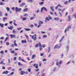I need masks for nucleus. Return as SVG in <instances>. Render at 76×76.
I'll use <instances>...</instances> for the list:
<instances>
[{
  "instance_id": "nucleus-57",
  "label": "nucleus",
  "mask_w": 76,
  "mask_h": 76,
  "mask_svg": "<svg viewBox=\"0 0 76 76\" xmlns=\"http://www.w3.org/2000/svg\"><path fill=\"white\" fill-rule=\"evenodd\" d=\"M40 51H41L42 50V47H41L39 48Z\"/></svg>"
},
{
  "instance_id": "nucleus-14",
  "label": "nucleus",
  "mask_w": 76,
  "mask_h": 76,
  "mask_svg": "<svg viewBox=\"0 0 76 76\" xmlns=\"http://www.w3.org/2000/svg\"><path fill=\"white\" fill-rule=\"evenodd\" d=\"M16 40H15L14 41V45H15V47H17V44H16Z\"/></svg>"
},
{
  "instance_id": "nucleus-4",
  "label": "nucleus",
  "mask_w": 76,
  "mask_h": 76,
  "mask_svg": "<svg viewBox=\"0 0 76 76\" xmlns=\"http://www.w3.org/2000/svg\"><path fill=\"white\" fill-rule=\"evenodd\" d=\"M22 10L21 8H18V7H16L15 8V10L16 12H20Z\"/></svg>"
},
{
  "instance_id": "nucleus-27",
  "label": "nucleus",
  "mask_w": 76,
  "mask_h": 76,
  "mask_svg": "<svg viewBox=\"0 0 76 76\" xmlns=\"http://www.w3.org/2000/svg\"><path fill=\"white\" fill-rule=\"evenodd\" d=\"M28 10V8H26L25 9H24V10H23V11L24 12H26Z\"/></svg>"
},
{
  "instance_id": "nucleus-56",
  "label": "nucleus",
  "mask_w": 76,
  "mask_h": 76,
  "mask_svg": "<svg viewBox=\"0 0 76 76\" xmlns=\"http://www.w3.org/2000/svg\"><path fill=\"white\" fill-rule=\"evenodd\" d=\"M50 15H53V12H52L51 11L50 12Z\"/></svg>"
},
{
  "instance_id": "nucleus-49",
  "label": "nucleus",
  "mask_w": 76,
  "mask_h": 76,
  "mask_svg": "<svg viewBox=\"0 0 76 76\" xmlns=\"http://www.w3.org/2000/svg\"><path fill=\"white\" fill-rule=\"evenodd\" d=\"M30 26V28H32V27H34V25L32 24L31 26Z\"/></svg>"
},
{
  "instance_id": "nucleus-10",
  "label": "nucleus",
  "mask_w": 76,
  "mask_h": 76,
  "mask_svg": "<svg viewBox=\"0 0 76 76\" xmlns=\"http://www.w3.org/2000/svg\"><path fill=\"white\" fill-rule=\"evenodd\" d=\"M7 19V17H3V20L4 22H5L6 20Z\"/></svg>"
},
{
  "instance_id": "nucleus-45",
  "label": "nucleus",
  "mask_w": 76,
  "mask_h": 76,
  "mask_svg": "<svg viewBox=\"0 0 76 76\" xmlns=\"http://www.w3.org/2000/svg\"><path fill=\"white\" fill-rule=\"evenodd\" d=\"M68 29H70V28H71V26H68V28H67Z\"/></svg>"
},
{
  "instance_id": "nucleus-21",
  "label": "nucleus",
  "mask_w": 76,
  "mask_h": 76,
  "mask_svg": "<svg viewBox=\"0 0 76 76\" xmlns=\"http://www.w3.org/2000/svg\"><path fill=\"white\" fill-rule=\"evenodd\" d=\"M39 5H41V6L42 5V4H44V2H42L39 3Z\"/></svg>"
},
{
  "instance_id": "nucleus-37",
  "label": "nucleus",
  "mask_w": 76,
  "mask_h": 76,
  "mask_svg": "<svg viewBox=\"0 0 76 76\" xmlns=\"http://www.w3.org/2000/svg\"><path fill=\"white\" fill-rule=\"evenodd\" d=\"M66 10V9H65V8L61 10V12H62V13L63 12H64V10Z\"/></svg>"
},
{
  "instance_id": "nucleus-17",
  "label": "nucleus",
  "mask_w": 76,
  "mask_h": 76,
  "mask_svg": "<svg viewBox=\"0 0 76 76\" xmlns=\"http://www.w3.org/2000/svg\"><path fill=\"white\" fill-rule=\"evenodd\" d=\"M0 26H1L2 28H3L4 26V25L3 24H1V23H0Z\"/></svg>"
},
{
  "instance_id": "nucleus-36",
  "label": "nucleus",
  "mask_w": 76,
  "mask_h": 76,
  "mask_svg": "<svg viewBox=\"0 0 76 76\" xmlns=\"http://www.w3.org/2000/svg\"><path fill=\"white\" fill-rule=\"evenodd\" d=\"M73 16H74L75 18H76V13H75L74 15H73Z\"/></svg>"
},
{
  "instance_id": "nucleus-2",
  "label": "nucleus",
  "mask_w": 76,
  "mask_h": 76,
  "mask_svg": "<svg viewBox=\"0 0 76 76\" xmlns=\"http://www.w3.org/2000/svg\"><path fill=\"white\" fill-rule=\"evenodd\" d=\"M32 39H33L34 41H35L37 39V35L34 34L32 36Z\"/></svg>"
},
{
  "instance_id": "nucleus-40",
  "label": "nucleus",
  "mask_w": 76,
  "mask_h": 76,
  "mask_svg": "<svg viewBox=\"0 0 76 76\" xmlns=\"http://www.w3.org/2000/svg\"><path fill=\"white\" fill-rule=\"evenodd\" d=\"M26 20V18L23 17L22 19L23 21V20Z\"/></svg>"
},
{
  "instance_id": "nucleus-31",
  "label": "nucleus",
  "mask_w": 76,
  "mask_h": 76,
  "mask_svg": "<svg viewBox=\"0 0 76 76\" xmlns=\"http://www.w3.org/2000/svg\"><path fill=\"white\" fill-rule=\"evenodd\" d=\"M50 49H51V47H48V52H50Z\"/></svg>"
},
{
  "instance_id": "nucleus-34",
  "label": "nucleus",
  "mask_w": 76,
  "mask_h": 76,
  "mask_svg": "<svg viewBox=\"0 0 76 76\" xmlns=\"http://www.w3.org/2000/svg\"><path fill=\"white\" fill-rule=\"evenodd\" d=\"M10 53L12 54H14V53H15V51H14L13 50H12L10 51Z\"/></svg>"
},
{
  "instance_id": "nucleus-15",
  "label": "nucleus",
  "mask_w": 76,
  "mask_h": 76,
  "mask_svg": "<svg viewBox=\"0 0 76 76\" xmlns=\"http://www.w3.org/2000/svg\"><path fill=\"white\" fill-rule=\"evenodd\" d=\"M2 14H3V12H2V11L0 10V17H1V16H3Z\"/></svg>"
},
{
  "instance_id": "nucleus-52",
  "label": "nucleus",
  "mask_w": 76,
  "mask_h": 76,
  "mask_svg": "<svg viewBox=\"0 0 76 76\" xmlns=\"http://www.w3.org/2000/svg\"><path fill=\"white\" fill-rule=\"evenodd\" d=\"M28 72H30L31 71V69H28Z\"/></svg>"
},
{
  "instance_id": "nucleus-55",
  "label": "nucleus",
  "mask_w": 76,
  "mask_h": 76,
  "mask_svg": "<svg viewBox=\"0 0 76 76\" xmlns=\"http://www.w3.org/2000/svg\"><path fill=\"white\" fill-rule=\"evenodd\" d=\"M44 53H41L40 54V56H43V55H44Z\"/></svg>"
},
{
  "instance_id": "nucleus-33",
  "label": "nucleus",
  "mask_w": 76,
  "mask_h": 76,
  "mask_svg": "<svg viewBox=\"0 0 76 76\" xmlns=\"http://www.w3.org/2000/svg\"><path fill=\"white\" fill-rule=\"evenodd\" d=\"M24 16H28V14L27 13H25L24 15Z\"/></svg>"
},
{
  "instance_id": "nucleus-7",
  "label": "nucleus",
  "mask_w": 76,
  "mask_h": 76,
  "mask_svg": "<svg viewBox=\"0 0 76 76\" xmlns=\"http://www.w3.org/2000/svg\"><path fill=\"white\" fill-rule=\"evenodd\" d=\"M60 46H58V44H56L54 48V49H55L56 48H60Z\"/></svg>"
},
{
  "instance_id": "nucleus-25",
  "label": "nucleus",
  "mask_w": 76,
  "mask_h": 76,
  "mask_svg": "<svg viewBox=\"0 0 76 76\" xmlns=\"http://www.w3.org/2000/svg\"><path fill=\"white\" fill-rule=\"evenodd\" d=\"M28 1L31 3L33 2V0H27Z\"/></svg>"
},
{
  "instance_id": "nucleus-3",
  "label": "nucleus",
  "mask_w": 76,
  "mask_h": 76,
  "mask_svg": "<svg viewBox=\"0 0 76 76\" xmlns=\"http://www.w3.org/2000/svg\"><path fill=\"white\" fill-rule=\"evenodd\" d=\"M61 63H62V61L61 60L59 61V62H57L56 64L57 66H60V65L61 64Z\"/></svg>"
},
{
  "instance_id": "nucleus-30",
  "label": "nucleus",
  "mask_w": 76,
  "mask_h": 76,
  "mask_svg": "<svg viewBox=\"0 0 76 76\" xmlns=\"http://www.w3.org/2000/svg\"><path fill=\"white\" fill-rule=\"evenodd\" d=\"M21 29H22V27L18 28H17V29L18 31H20V30H21Z\"/></svg>"
},
{
  "instance_id": "nucleus-23",
  "label": "nucleus",
  "mask_w": 76,
  "mask_h": 76,
  "mask_svg": "<svg viewBox=\"0 0 76 76\" xmlns=\"http://www.w3.org/2000/svg\"><path fill=\"white\" fill-rule=\"evenodd\" d=\"M54 20H59V18H55Z\"/></svg>"
},
{
  "instance_id": "nucleus-19",
  "label": "nucleus",
  "mask_w": 76,
  "mask_h": 76,
  "mask_svg": "<svg viewBox=\"0 0 76 76\" xmlns=\"http://www.w3.org/2000/svg\"><path fill=\"white\" fill-rule=\"evenodd\" d=\"M50 10L52 11V12H54V10L53 9V7H50Z\"/></svg>"
},
{
  "instance_id": "nucleus-32",
  "label": "nucleus",
  "mask_w": 76,
  "mask_h": 76,
  "mask_svg": "<svg viewBox=\"0 0 76 76\" xmlns=\"http://www.w3.org/2000/svg\"><path fill=\"white\" fill-rule=\"evenodd\" d=\"M43 9H44V8L43 7H42L41 9V12H42V11H43Z\"/></svg>"
},
{
  "instance_id": "nucleus-46",
  "label": "nucleus",
  "mask_w": 76,
  "mask_h": 76,
  "mask_svg": "<svg viewBox=\"0 0 76 76\" xmlns=\"http://www.w3.org/2000/svg\"><path fill=\"white\" fill-rule=\"evenodd\" d=\"M47 37V35H44L43 36V38H46Z\"/></svg>"
},
{
  "instance_id": "nucleus-61",
  "label": "nucleus",
  "mask_w": 76,
  "mask_h": 76,
  "mask_svg": "<svg viewBox=\"0 0 76 76\" xmlns=\"http://www.w3.org/2000/svg\"><path fill=\"white\" fill-rule=\"evenodd\" d=\"M14 73V72H12L10 73L11 75H13V74Z\"/></svg>"
},
{
  "instance_id": "nucleus-43",
  "label": "nucleus",
  "mask_w": 76,
  "mask_h": 76,
  "mask_svg": "<svg viewBox=\"0 0 76 76\" xmlns=\"http://www.w3.org/2000/svg\"><path fill=\"white\" fill-rule=\"evenodd\" d=\"M59 13L60 15V16H62V14H61V12H59Z\"/></svg>"
},
{
  "instance_id": "nucleus-50",
  "label": "nucleus",
  "mask_w": 76,
  "mask_h": 76,
  "mask_svg": "<svg viewBox=\"0 0 76 76\" xmlns=\"http://www.w3.org/2000/svg\"><path fill=\"white\" fill-rule=\"evenodd\" d=\"M42 60L43 61H46L47 59H45V58H44V59H43Z\"/></svg>"
},
{
  "instance_id": "nucleus-35",
  "label": "nucleus",
  "mask_w": 76,
  "mask_h": 76,
  "mask_svg": "<svg viewBox=\"0 0 76 76\" xmlns=\"http://www.w3.org/2000/svg\"><path fill=\"white\" fill-rule=\"evenodd\" d=\"M8 39V37H7L6 38V39L4 40V42H6V41H7V40Z\"/></svg>"
},
{
  "instance_id": "nucleus-63",
  "label": "nucleus",
  "mask_w": 76,
  "mask_h": 76,
  "mask_svg": "<svg viewBox=\"0 0 76 76\" xmlns=\"http://www.w3.org/2000/svg\"><path fill=\"white\" fill-rule=\"evenodd\" d=\"M45 47V45H42V47H43V48H44V47Z\"/></svg>"
},
{
  "instance_id": "nucleus-29",
  "label": "nucleus",
  "mask_w": 76,
  "mask_h": 76,
  "mask_svg": "<svg viewBox=\"0 0 76 76\" xmlns=\"http://www.w3.org/2000/svg\"><path fill=\"white\" fill-rule=\"evenodd\" d=\"M43 9H44V10H45V11H47V9L46 8L44 7H43Z\"/></svg>"
},
{
  "instance_id": "nucleus-8",
  "label": "nucleus",
  "mask_w": 76,
  "mask_h": 76,
  "mask_svg": "<svg viewBox=\"0 0 76 76\" xmlns=\"http://www.w3.org/2000/svg\"><path fill=\"white\" fill-rule=\"evenodd\" d=\"M21 42L23 43H26L27 42H26V40L25 39H24V40H21Z\"/></svg>"
},
{
  "instance_id": "nucleus-44",
  "label": "nucleus",
  "mask_w": 76,
  "mask_h": 76,
  "mask_svg": "<svg viewBox=\"0 0 76 76\" xmlns=\"http://www.w3.org/2000/svg\"><path fill=\"white\" fill-rule=\"evenodd\" d=\"M6 44L7 45H9V43L8 42H6Z\"/></svg>"
},
{
  "instance_id": "nucleus-13",
  "label": "nucleus",
  "mask_w": 76,
  "mask_h": 76,
  "mask_svg": "<svg viewBox=\"0 0 76 76\" xmlns=\"http://www.w3.org/2000/svg\"><path fill=\"white\" fill-rule=\"evenodd\" d=\"M20 72L21 75H24L25 73V72L23 71H21Z\"/></svg>"
},
{
  "instance_id": "nucleus-16",
  "label": "nucleus",
  "mask_w": 76,
  "mask_h": 76,
  "mask_svg": "<svg viewBox=\"0 0 76 76\" xmlns=\"http://www.w3.org/2000/svg\"><path fill=\"white\" fill-rule=\"evenodd\" d=\"M24 5H25V3H23L20 5V6L21 7H22L23 6H24Z\"/></svg>"
},
{
  "instance_id": "nucleus-28",
  "label": "nucleus",
  "mask_w": 76,
  "mask_h": 76,
  "mask_svg": "<svg viewBox=\"0 0 76 76\" xmlns=\"http://www.w3.org/2000/svg\"><path fill=\"white\" fill-rule=\"evenodd\" d=\"M25 36H26L27 39H29V37H28V36L26 35H25Z\"/></svg>"
},
{
  "instance_id": "nucleus-22",
  "label": "nucleus",
  "mask_w": 76,
  "mask_h": 76,
  "mask_svg": "<svg viewBox=\"0 0 76 76\" xmlns=\"http://www.w3.org/2000/svg\"><path fill=\"white\" fill-rule=\"evenodd\" d=\"M42 23H43L42 21H39V25H41V24H42Z\"/></svg>"
},
{
  "instance_id": "nucleus-48",
  "label": "nucleus",
  "mask_w": 76,
  "mask_h": 76,
  "mask_svg": "<svg viewBox=\"0 0 76 76\" xmlns=\"http://www.w3.org/2000/svg\"><path fill=\"white\" fill-rule=\"evenodd\" d=\"M21 61H23V62H24L25 63L26 62V61H25V60L23 59H21Z\"/></svg>"
},
{
  "instance_id": "nucleus-9",
  "label": "nucleus",
  "mask_w": 76,
  "mask_h": 76,
  "mask_svg": "<svg viewBox=\"0 0 76 76\" xmlns=\"http://www.w3.org/2000/svg\"><path fill=\"white\" fill-rule=\"evenodd\" d=\"M8 28L9 29H10L11 30H12L13 29V27L10 26V27L9 26L8 27Z\"/></svg>"
},
{
  "instance_id": "nucleus-38",
  "label": "nucleus",
  "mask_w": 76,
  "mask_h": 76,
  "mask_svg": "<svg viewBox=\"0 0 76 76\" xmlns=\"http://www.w3.org/2000/svg\"><path fill=\"white\" fill-rule=\"evenodd\" d=\"M38 44H39V46H40V47H42V45H41V43L39 42Z\"/></svg>"
},
{
  "instance_id": "nucleus-39",
  "label": "nucleus",
  "mask_w": 76,
  "mask_h": 76,
  "mask_svg": "<svg viewBox=\"0 0 76 76\" xmlns=\"http://www.w3.org/2000/svg\"><path fill=\"white\" fill-rule=\"evenodd\" d=\"M13 24L14 25V26H17V24L15 22H14L13 23Z\"/></svg>"
},
{
  "instance_id": "nucleus-47",
  "label": "nucleus",
  "mask_w": 76,
  "mask_h": 76,
  "mask_svg": "<svg viewBox=\"0 0 76 76\" xmlns=\"http://www.w3.org/2000/svg\"><path fill=\"white\" fill-rule=\"evenodd\" d=\"M57 6H58V7H62V6H61L60 5V4H58V5H57Z\"/></svg>"
},
{
  "instance_id": "nucleus-58",
  "label": "nucleus",
  "mask_w": 76,
  "mask_h": 76,
  "mask_svg": "<svg viewBox=\"0 0 76 76\" xmlns=\"http://www.w3.org/2000/svg\"><path fill=\"white\" fill-rule=\"evenodd\" d=\"M5 72V75H7L8 73V71H6Z\"/></svg>"
},
{
  "instance_id": "nucleus-60",
  "label": "nucleus",
  "mask_w": 76,
  "mask_h": 76,
  "mask_svg": "<svg viewBox=\"0 0 76 76\" xmlns=\"http://www.w3.org/2000/svg\"><path fill=\"white\" fill-rule=\"evenodd\" d=\"M12 10H15V8L14 7H12L11 8Z\"/></svg>"
},
{
  "instance_id": "nucleus-42",
  "label": "nucleus",
  "mask_w": 76,
  "mask_h": 76,
  "mask_svg": "<svg viewBox=\"0 0 76 76\" xmlns=\"http://www.w3.org/2000/svg\"><path fill=\"white\" fill-rule=\"evenodd\" d=\"M68 3V2L67 1H66L64 2V4H67Z\"/></svg>"
},
{
  "instance_id": "nucleus-51",
  "label": "nucleus",
  "mask_w": 76,
  "mask_h": 76,
  "mask_svg": "<svg viewBox=\"0 0 76 76\" xmlns=\"http://www.w3.org/2000/svg\"><path fill=\"white\" fill-rule=\"evenodd\" d=\"M2 69L3 70L4 69H5V66H2Z\"/></svg>"
},
{
  "instance_id": "nucleus-6",
  "label": "nucleus",
  "mask_w": 76,
  "mask_h": 76,
  "mask_svg": "<svg viewBox=\"0 0 76 76\" xmlns=\"http://www.w3.org/2000/svg\"><path fill=\"white\" fill-rule=\"evenodd\" d=\"M33 67H35L36 69H38V64H34L33 65Z\"/></svg>"
},
{
  "instance_id": "nucleus-1",
  "label": "nucleus",
  "mask_w": 76,
  "mask_h": 76,
  "mask_svg": "<svg viewBox=\"0 0 76 76\" xmlns=\"http://www.w3.org/2000/svg\"><path fill=\"white\" fill-rule=\"evenodd\" d=\"M51 19H52L50 15H48V18L46 17L45 18V22H47V21H49L50 20H51Z\"/></svg>"
},
{
  "instance_id": "nucleus-62",
  "label": "nucleus",
  "mask_w": 76,
  "mask_h": 76,
  "mask_svg": "<svg viewBox=\"0 0 76 76\" xmlns=\"http://www.w3.org/2000/svg\"><path fill=\"white\" fill-rule=\"evenodd\" d=\"M35 71L36 72H38V71H39V69H35Z\"/></svg>"
},
{
  "instance_id": "nucleus-24",
  "label": "nucleus",
  "mask_w": 76,
  "mask_h": 76,
  "mask_svg": "<svg viewBox=\"0 0 76 76\" xmlns=\"http://www.w3.org/2000/svg\"><path fill=\"white\" fill-rule=\"evenodd\" d=\"M6 9L7 11V12H9V10H10V9L8 7H7Z\"/></svg>"
},
{
  "instance_id": "nucleus-12",
  "label": "nucleus",
  "mask_w": 76,
  "mask_h": 76,
  "mask_svg": "<svg viewBox=\"0 0 76 76\" xmlns=\"http://www.w3.org/2000/svg\"><path fill=\"white\" fill-rule=\"evenodd\" d=\"M36 57V54H33L32 56V59H34Z\"/></svg>"
},
{
  "instance_id": "nucleus-26",
  "label": "nucleus",
  "mask_w": 76,
  "mask_h": 76,
  "mask_svg": "<svg viewBox=\"0 0 76 76\" xmlns=\"http://www.w3.org/2000/svg\"><path fill=\"white\" fill-rule=\"evenodd\" d=\"M30 20H33V19H34V17H31L30 18Z\"/></svg>"
},
{
  "instance_id": "nucleus-20",
  "label": "nucleus",
  "mask_w": 76,
  "mask_h": 76,
  "mask_svg": "<svg viewBox=\"0 0 76 76\" xmlns=\"http://www.w3.org/2000/svg\"><path fill=\"white\" fill-rule=\"evenodd\" d=\"M39 47V44H36L35 46V48H37Z\"/></svg>"
},
{
  "instance_id": "nucleus-64",
  "label": "nucleus",
  "mask_w": 76,
  "mask_h": 76,
  "mask_svg": "<svg viewBox=\"0 0 76 76\" xmlns=\"http://www.w3.org/2000/svg\"><path fill=\"white\" fill-rule=\"evenodd\" d=\"M3 2L0 3V5H3Z\"/></svg>"
},
{
  "instance_id": "nucleus-54",
  "label": "nucleus",
  "mask_w": 76,
  "mask_h": 76,
  "mask_svg": "<svg viewBox=\"0 0 76 76\" xmlns=\"http://www.w3.org/2000/svg\"><path fill=\"white\" fill-rule=\"evenodd\" d=\"M9 23L10 24V25H12V24L13 23V21H10L9 22Z\"/></svg>"
},
{
  "instance_id": "nucleus-18",
  "label": "nucleus",
  "mask_w": 76,
  "mask_h": 76,
  "mask_svg": "<svg viewBox=\"0 0 76 76\" xmlns=\"http://www.w3.org/2000/svg\"><path fill=\"white\" fill-rule=\"evenodd\" d=\"M25 31H29L31 30V29H30V28H25Z\"/></svg>"
},
{
  "instance_id": "nucleus-5",
  "label": "nucleus",
  "mask_w": 76,
  "mask_h": 76,
  "mask_svg": "<svg viewBox=\"0 0 76 76\" xmlns=\"http://www.w3.org/2000/svg\"><path fill=\"white\" fill-rule=\"evenodd\" d=\"M10 36L11 38H16V36H15V34H10Z\"/></svg>"
},
{
  "instance_id": "nucleus-59",
  "label": "nucleus",
  "mask_w": 76,
  "mask_h": 76,
  "mask_svg": "<svg viewBox=\"0 0 76 76\" xmlns=\"http://www.w3.org/2000/svg\"><path fill=\"white\" fill-rule=\"evenodd\" d=\"M67 14H68V12H66L65 13V16H67Z\"/></svg>"
},
{
  "instance_id": "nucleus-53",
  "label": "nucleus",
  "mask_w": 76,
  "mask_h": 76,
  "mask_svg": "<svg viewBox=\"0 0 76 76\" xmlns=\"http://www.w3.org/2000/svg\"><path fill=\"white\" fill-rule=\"evenodd\" d=\"M41 25L39 24L37 26V28H39L41 26Z\"/></svg>"
},
{
  "instance_id": "nucleus-11",
  "label": "nucleus",
  "mask_w": 76,
  "mask_h": 76,
  "mask_svg": "<svg viewBox=\"0 0 76 76\" xmlns=\"http://www.w3.org/2000/svg\"><path fill=\"white\" fill-rule=\"evenodd\" d=\"M70 15H69L68 16V21H70V20H71V18H70L71 17Z\"/></svg>"
},
{
  "instance_id": "nucleus-41",
  "label": "nucleus",
  "mask_w": 76,
  "mask_h": 76,
  "mask_svg": "<svg viewBox=\"0 0 76 76\" xmlns=\"http://www.w3.org/2000/svg\"><path fill=\"white\" fill-rule=\"evenodd\" d=\"M0 54H3V53H4V52L3 51V50L1 51L0 52Z\"/></svg>"
}]
</instances>
